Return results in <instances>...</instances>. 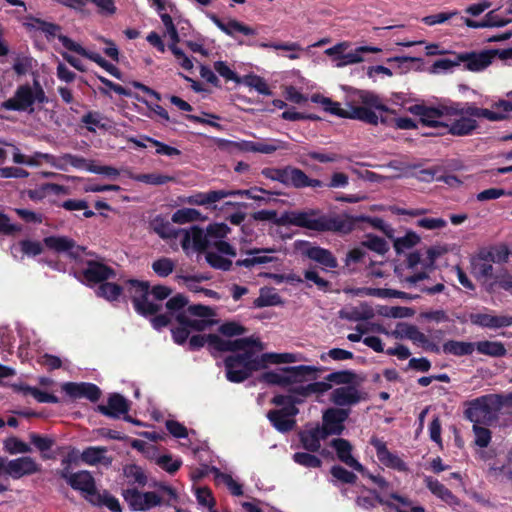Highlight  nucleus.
I'll list each match as a JSON object with an SVG mask.
<instances>
[{
  "label": "nucleus",
  "mask_w": 512,
  "mask_h": 512,
  "mask_svg": "<svg viewBox=\"0 0 512 512\" xmlns=\"http://www.w3.org/2000/svg\"><path fill=\"white\" fill-rule=\"evenodd\" d=\"M393 247L398 255L402 254L404 250L411 249L420 242V236L413 232H407L403 237L392 238Z\"/></svg>",
  "instance_id": "de8ad7c7"
},
{
  "label": "nucleus",
  "mask_w": 512,
  "mask_h": 512,
  "mask_svg": "<svg viewBox=\"0 0 512 512\" xmlns=\"http://www.w3.org/2000/svg\"><path fill=\"white\" fill-rule=\"evenodd\" d=\"M108 449L104 446H89L80 454L83 463L91 466L102 464L109 467L112 464V457L107 456Z\"/></svg>",
  "instance_id": "72a5a7b5"
},
{
  "label": "nucleus",
  "mask_w": 512,
  "mask_h": 512,
  "mask_svg": "<svg viewBox=\"0 0 512 512\" xmlns=\"http://www.w3.org/2000/svg\"><path fill=\"white\" fill-rule=\"evenodd\" d=\"M104 118L105 117L99 111H89L82 116L81 123L85 124L86 129L91 133L96 132L95 127L107 131L110 126L106 123H102Z\"/></svg>",
  "instance_id": "8fccbe9b"
},
{
  "label": "nucleus",
  "mask_w": 512,
  "mask_h": 512,
  "mask_svg": "<svg viewBox=\"0 0 512 512\" xmlns=\"http://www.w3.org/2000/svg\"><path fill=\"white\" fill-rule=\"evenodd\" d=\"M330 474L338 481L344 484H355L358 477L355 473L348 471L340 465H334L330 469Z\"/></svg>",
  "instance_id": "e2e57ef3"
},
{
  "label": "nucleus",
  "mask_w": 512,
  "mask_h": 512,
  "mask_svg": "<svg viewBox=\"0 0 512 512\" xmlns=\"http://www.w3.org/2000/svg\"><path fill=\"white\" fill-rule=\"evenodd\" d=\"M274 224L278 226L293 225L316 232H348L351 223L340 215L324 214L318 209L307 211L284 212L276 216Z\"/></svg>",
  "instance_id": "7ed1b4c3"
},
{
  "label": "nucleus",
  "mask_w": 512,
  "mask_h": 512,
  "mask_svg": "<svg viewBox=\"0 0 512 512\" xmlns=\"http://www.w3.org/2000/svg\"><path fill=\"white\" fill-rule=\"evenodd\" d=\"M297 361V357L293 353H263L259 356V360L249 363L250 369L259 371L265 369L268 364L293 363Z\"/></svg>",
  "instance_id": "473e14b6"
},
{
  "label": "nucleus",
  "mask_w": 512,
  "mask_h": 512,
  "mask_svg": "<svg viewBox=\"0 0 512 512\" xmlns=\"http://www.w3.org/2000/svg\"><path fill=\"white\" fill-rule=\"evenodd\" d=\"M331 447L336 451L337 458L353 470L365 475L367 469L352 456V445L344 438H336L330 442Z\"/></svg>",
  "instance_id": "b1692460"
},
{
  "label": "nucleus",
  "mask_w": 512,
  "mask_h": 512,
  "mask_svg": "<svg viewBox=\"0 0 512 512\" xmlns=\"http://www.w3.org/2000/svg\"><path fill=\"white\" fill-rule=\"evenodd\" d=\"M155 462L161 469L169 474L176 473L182 466V460L180 458L173 459L172 456L168 454L157 457Z\"/></svg>",
  "instance_id": "13d9d810"
},
{
  "label": "nucleus",
  "mask_w": 512,
  "mask_h": 512,
  "mask_svg": "<svg viewBox=\"0 0 512 512\" xmlns=\"http://www.w3.org/2000/svg\"><path fill=\"white\" fill-rule=\"evenodd\" d=\"M364 248L383 256L389 251L390 246L384 238L371 233L366 234L365 239L361 241L360 247L353 248L347 253V263L362 262L366 256Z\"/></svg>",
  "instance_id": "ddd939ff"
},
{
  "label": "nucleus",
  "mask_w": 512,
  "mask_h": 512,
  "mask_svg": "<svg viewBox=\"0 0 512 512\" xmlns=\"http://www.w3.org/2000/svg\"><path fill=\"white\" fill-rule=\"evenodd\" d=\"M29 439L30 442L42 453V458L44 460L54 458L53 455L46 454V451L50 450L55 444L54 439L37 433H31L29 435Z\"/></svg>",
  "instance_id": "3c124183"
},
{
  "label": "nucleus",
  "mask_w": 512,
  "mask_h": 512,
  "mask_svg": "<svg viewBox=\"0 0 512 512\" xmlns=\"http://www.w3.org/2000/svg\"><path fill=\"white\" fill-rule=\"evenodd\" d=\"M300 168L287 165L282 168H263L261 174L270 180L278 181L287 187H296Z\"/></svg>",
  "instance_id": "cd10ccee"
},
{
  "label": "nucleus",
  "mask_w": 512,
  "mask_h": 512,
  "mask_svg": "<svg viewBox=\"0 0 512 512\" xmlns=\"http://www.w3.org/2000/svg\"><path fill=\"white\" fill-rule=\"evenodd\" d=\"M503 397L498 394H487L466 403L464 416L473 424H491L503 406Z\"/></svg>",
  "instance_id": "423d86ee"
},
{
  "label": "nucleus",
  "mask_w": 512,
  "mask_h": 512,
  "mask_svg": "<svg viewBox=\"0 0 512 512\" xmlns=\"http://www.w3.org/2000/svg\"><path fill=\"white\" fill-rule=\"evenodd\" d=\"M270 290H261V294L253 302L255 308L278 306L283 304L281 297L276 293H269Z\"/></svg>",
  "instance_id": "4d7b16f0"
},
{
  "label": "nucleus",
  "mask_w": 512,
  "mask_h": 512,
  "mask_svg": "<svg viewBox=\"0 0 512 512\" xmlns=\"http://www.w3.org/2000/svg\"><path fill=\"white\" fill-rule=\"evenodd\" d=\"M201 219H202L201 212L194 208L179 209L172 216L173 222L178 223V224L194 222V221H198Z\"/></svg>",
  "instance_id": "5fc2aeb1"
},
{
  "label": "nucleus",
  "mask_w": 512,
  "mask_h": 512,
  "mask_svg": "<svg viewBox=\"0 0 512 512\" xmlns=\"http://www.w3.org/2000/svg\"><path fill=\"white\" fill-rule=\"evenodd\" d=\"M357 375L352 370H341L335 371L324 377V380L328 383H334L336 385L348 386L353 385L356 382Z\"/></svg>",
  "instance_id": "09e8293b"
},
{
  "label": "nucleus",
  "mask_w": 512,
  "mask_h": 512,
  "mask_svg": "<svg viewBox=\"0 0 512 512\" xmlns=\"http://www.w3.org/2000/svg\"><path fill=\"white\" fill-rule=\"evenodd\" d=\"M223 192L225 194L224 198L233 197V196H245L249 199H253L255 201H260V202H264V203H267L268 199L264 198L263 196L258 195L257 192H260L263 194H268V195L274 194L271 191H268L262 187H257V186L251 187L249 189L223 190Z\"/></svg>",
  "instance_id": "79ce46f5"
},
{
  "label": "nucleus",
  "mask_w": 512,
  "mask_h": 512,
  "mask_svg": "<svg viewBox=\"0 0 512 512\" xmlns=\"http://www.w3.org/2000/svg\"><path fill=\"white\" fill-rule=\"evenodd\" d=\"M381 49L375 46H358L354 50L350 52H344L341 56L340 61H338L335 66L337 68H341L351 64H357L364 61L363 54L365 53H379Z\"/></svg>",
  "instance_id": "c9c22d12"
},
{
  "label": "nucleus",
  "mask_w": 512,
  "mask_h": 512,
  "mask_svg": "<svg viewBox=\"0 0 512 512\" xmlns=\"http://www.w3.org/2000/svg\"><path fill=\"white\" fill-rule=\"evenodd\" d=\"M20 251L23 255L28 257H36L43 252V246L41 242L36 240L24 239L19 241Z\"/></svg>",
  "instance_id": "052dcab7"
},
{
  "label": "nucleus",
  "mask_w": 512,
  "mask_h": 512,
  "mask_svg": "<svg viewBox=\"0 0 512 512\" xmlns=\"http://www.w3.org/2000/svg\"><path fill=\"white\" fill-rule=\"evenodd\" d=\"M458 61L465 63L466 69L478 72L484 70L492 63L489 50L481 52H464L458 54Z\"/></svg>",
  "instance_id": "c756f323"
},
{
  "label": "nucleus",
  "mask_w": 512,
  "mask_h": 512,
  "mask_svg": "<svg viewBox=\"0 0 512 512\" xmlns=\"http://www.w3.org/2000/svg\"><path fill=\"white\" fill-rule=\"evenodd\" d=\"M95 496H97V503L99 505L106 506L112 512H122V508L118 499L111 495L108 491H104L102 494L97 492Z\"/></svg>",
  "instance_id": "338daca9"
},
{
  "label": "nucleus",
  "mask_w": 512,
  "mask_h": 512,
  "mask_svg": "<svg viewBox=\"0 0 512 512\" xmlns=\"http://www.w3.org/2000/svg\"><path fill=\"white\" fill-rule=\"evenodd\" d=\"M140 295H134L132 302L137 313L142 316L155 315L161 305L158 302L166 299L173 290H139Z\"/></svg>",
  "instance_id": "1a4fd4ad"
},
{
  "label": "nucleus",
  "mask_w": 512,
  "mask_h": 512,
  "mask_svg": "<svg viewBox=\"0 0 512 512\" xmlns=\"http://www.w3.org/2000/svg\"><path fill=\"white\" fill-rule=\"evenodd\" d=\"M239 45H246L251 47H260V48H273L275 50H285V51H301L302 47L297 42H285V43H269V42H259L257 40H248V41H238Z\"/></svg>",
  "instance_id": "37998d69"
},
{
  "label": "nucleus",
  "mask_w": 512,
  "mask_h": 512,
  "mask_svg": "<svg viewBox=\"0 0 512 512\" xmlns=\"http://www.w3.org/2000/svg\"><path fill=\"white\" fill-rule=\"evenodd\" d=\"M320 425L303 430L299 433V439L303 448L309 452H318L321 448V440L326 439Z\"/></svg>",
  "instance_id": "f704fd0d"
},
{
  "label": "nucleus",
  "mask_w": 512,
  "mask_h": 512,
  "mask_svg": "<svg viewBox=\"0 0 512 512\" xmlns=\"http://www.w3.org/2000/svg\"><path fill=\"white\" fill-rule=\"evenodd\" d=\"M230 230L229 226L225 223H213L209 224L205 231L213 249L230 257H236V249L230 243L223 240Z\"/></svg>",
  "instance_id": "dca6fc26"
},
{
  "label": "nucleus",
  "mask_w": 512,
  "mask_h": 512,
  "mask_svg": "<svg viewBox=\"0 0 512 512\" xmlns=\"http://www.w3.org/2000/svg\"><path fill=\"white\" fill-rule=\"evenodd\" d=\"M424 482L430 492L444 502L452 504L455 501V495L437 479H434L431 476H426L424 478Z\"/></svg>",
  "instance_id": "4c0bfd02"
},
{
  "label": "nucleus",
  "mask_w": 512,
  "mask_h": 512,
  "mask_svg": "<svg viewBox=\"0 0 512 512\" xmlns=\"http://www.w3.org/2000/svg\"><path fill=\"white\" fill-rule=\"evenodd\" d=\"M224 195L223 190L198 192L189 197L188 203L193 205H208L224 199Z\"/></svg>",
  "instance_id": "a18cd8bd"
},
{
  "label": "nucleus",
  "mask_w": 512,
  "mask_h": 512,
  "mask_svg": "<svg viewBox=\"0 0 512 512\" xmlns=\"http://www.w3.org/2000/svg\"><path fill=\"white\" fill-rule=\"evenodd\" d=\"M350 409L331 407L322 415L321 430L324 436L341 435L345 430V422L349 418Z\"/></svg>",
  "instance_id": "2eb2a0df"
},
{
  "label": "nucleus",
  "mask_w": 512,
  "mask_h": 512,
  "mask_svg": "<svg viewBox=\"0 0 512 512\" xmlns=\"http://www.w3.org/2000/svg\"><path fill=\"white\" fill-rule=\"evenodd\" d=\"M306 255L311 260L323 265L324 267L334 269L338 266L337 259L331 251L319 246H312L306 250Z\"/></svg>",
  "instance_id": "e433bc0d"
},
{
  "label": "nucleus",
  "mask_w": 512,
  "mask_h": 512,
  "mask_svg": "<svg viewBox=\"0 0 512 512\" xmlns=\"http://www.w3.org/2000/svg\"><path fill=\"white\" fill-rule=\"evenodd\" d=\"M474 349L475 345L473 343L456 340H448L442 346V350L445 354H450L454 356L471 355Z\"/></svg>",
  "instance_id": "a19ab883"
},
{
  "label": "nucleus",
  "mask_w": 512,
  "mask_h": 512,
  "mask_svg": "<svg viewBox=\"0 0 512 512\" xmlns=\"http://www.w3.org/2000/svg\"><path fill=\"white\" fill-rule=\"evenodd\" d=\"M215 71L223 77L226 81H234L237 84H241V77L233 71L226 62L216 61L214 62Z\"/></svg>",
  "instance_id": "69168bd1"
},
{
  "label": "nucleus",
  "mask_w": 512,
  "mask_h": 512,
  "mask_svg": "<svg viewBox=\"0 0 512 512\" xmlns=\"http://www.w3.org/2000/svg\"><path fill=\"white\" fill-rule=\"evenodd\" d=\"M70 480L71 481L68 485L72 489L85 493L89 496H95L97 494L95 479L91 472L87 470L75 472Z\"/></svg>",
  "instance_id": "2f4dec72"
},
{
  "label": "nucleus",
  "mask_w": 512,
  "mask_h": 512,
  "mask_svg": "<svg viewBox=\"0 0 512 512\" xmlns=\"http://www.w3.org/2000/svg\"><path fill=\"white\" fill-rule=\"evenodd\" d=\"M59 41L67 50L75 52L95 62L97 65H99L113 77L119 80L122 79V72L114 64L110 63L105 58H103L100 54L86 50L84 47H82L80 44L76 43L66 35H60Z\"/></svg>",
  "instance_id": "9b49d317"
},
{
  "label": "nucleus",
  "mask_w": 512,
  "mask_h": 512,
  "mask_svg": "<svg viewBox=\"0 0 512 512\" xmlns=\"http://www.w3.org/2000/svg\"><path fill=\"white\" fill-rule=\"evenodd\" d=\"M187 312L196 317H201L203 319H190L186 312H180L176 315V321L183 326L188 327V329H192L198 332L204 331L206 328H208L210 325L213 324V321L208 320L206 318H209L211 316L215 315V312L212 308L202 305V304H195L190 305L187 308Z\"/></svg>",
  "instance_id": "9d476101"
},
{
  "label": "nucleus",
  "mask_w": 512,
  "mask_h": 512,
  "mask_svg": "<svg viewBox=\"0 0 512 512\" xmlns=\"http://www.w3.org/2000/svg\"><path fill=\"white\" fill-rule=\"evenodd\" d=\"M299 409L290 405L288 408L273 409L268 411L267 418L271 425L281 433L292 431L296 426L295 417Z\"/></svg>",
  "instance_id": "a211bd4d"
},
{
  "label": "nucleus",
  "mask_w": 512,
  "mask_h": 512,
  "mask_svg": "<svg viewBox=\"0 0 512 512\" xmlns=\"http://www.w3.org/2000/svg\"><path fill=\"white\" fill-rule=\"evenodd\" d=\"M207 16L222 32L230 37L235 38L236 33H241L246 36H254L257 34L254 28L236 19H228L225 22L214 13H208Z\"/></svg>",
  "instance_id": "bb28decb"
},
{
  "label": "nucleus",
  "mask_w": 512,
  "mask_h": 512,
  "mask_svg": "<svg viewBox=\"0 0 512 512\" xmlns=\"http://www.w3.org/2000/svg\"><path fill=\"white\" fill-rule=\"evenodd\" d=\"M346 292L351 293L354 296H375L380 298L387 297H397V298H405V299H415L418 298V295H412L404 292L403 290H345Z\"/></svg>",
  "instance_id": "ea45409f"
},
{
  "label": "nucleus",
  "mask_w": 512,
  "mask_h": 512,
  "mask_svg": "<svg viewBox=\"0 0 512 512\" xmlns=\"http://www.w3.org/2000/svg\"><path fill=\"white\" fill-rule=\"evenodd\" d=\"M137 182L145 183L148 185L159 186L175 180L173 176L164 175L160 173H142L133 176Z\"/></svg>",
  "instance_id": "864d4df0"
},
{
  "label": "nucleus",
  "mask_w": 512,
  "mask_h": 512,
  "mask_svg": "<svg viewBox=\"0 0 512 512\" xmlns=\"http://www.w3.org/2000/svg\"><path fill=\"white\" fill-rule=\"evenodd\" d=\"M218 331L226 337L240 336L247 332V328L235 321H227L222 323Z\"/></svg>",
  "instance_id": "680f3d73"
},
{
  "label": "nucleus",
  "mask_w": 512,
  "mask_h": 512,
  "mask_svg": "<svg viewBox=\"0 0 512 512\" xmlns=\"http://www.w3.org/2000/svg\"><path fill=\"white\" fill-rule=\"evenodd\" d=\"M326 370L325 367H316L310 365H298L282 367L281 371L287 373L288 386L292 384L302 383L307 380H316L319 373Z\"/></svg>",
  "instance_id": "393cba45"
},
{
  "label": "nucleus",
  "mask_w": 512,
  "mask_h": 512,
  "mask_svg": "<svg viewBox=\"0 0 512 512\" xmlns=\"http://www.w3.org/2000/svg\"><path fill=\"white\" fill-rule=\"evenodd\" d=\"M82 274L88 283H100L99 288H122L119 284L106 282L116 275L114 269L106 264L90 260L87 262V266L83 269Z\"/></svg>",
  "instance_id": "4468645a"
},
{
  "label": "nucleus",
  "mask_w": 512,
  "mask_h": 512,
  "mask_svg": "<svg viewBox=\"0 0 512 512\" xmlns=\"http://www.w3.org/2000/svg\"><path fill=\"white\" fill-rule=\"evenodd\" d=\"M471 274L483 284H488L490 288L498 286V288H512V277L502 266L493 265V257L486 248L480 249L479 252L470 259Z\"/></svg>",
  "instance_id": "20e7f679"
},
{
  "label": "nucleus",
  "mask_w": 512,
  "mask_h": 512,
  "mask_svg": "<svg viewBox=\"0 0 512 512\" xmlns=\"http://www.w3.org/2000/svg\"><path fill=\"white\" fill-rule=\"evenodd\" d=\"M48 98L41 84L35 80L33 85L29 83L19 85L14 95L3 101L0 108L9 111L27 112L32 114L35 112V104H45Z\"/></svg>",
  "instance_id": "39448f33"
},
{
  "label": "nucleus",
  "mask_w": 512,
  "mask_h": 512,
  "mask_svg": "<svg viewBox=\"0 0 512 512\" xmlns=\"http://www.w3.org/2000/svg\"><path fill=\"white\" fill-rule=\"evenodd\" d=\"M355 96L363 106H350L349 119H356L370 125H377L379 117L372 108L381 112H391V110L381 102L380 97L371 91L356 90Z\"/></svg>",
  "instance_id": "6e6552de"
},
{
  "label": "nucleus",
  "mask_w": 512,
  "mask_h": 512,
  "mask_svg": "<svg viewBox=\"0 0 512 512\" xmlns=\"http://www.w3.org/2000/svg\"><path fill=\"white\" fill-rule=\"evenodd\" d=\"M470 321L478 326L498 329L512 325V316L509 315H490L486 313H475L470 315Z\"/></svg>",
  "instance_id": "7c9ffc66"
},
{
  "label": "nucleus",
  "mask_w": 512,
  "mask_h": 512,
  "mask_svg": "<svg viewBox=\"0 0 512 512\" xmlns=\"http://www.w3.org/2000/svg\"><path fill=\"white\" fill-rule=\"evenodd\" d=\"M476 349L480 354L492 357H502L506 354V349L500 342L480 341L476 344Z\"/></svg>",
  "instance_id": "603ef678"
},
{
  "label": "nucleus",
  "mask_w": 512,
  "mask_h": 512,
  "mask_svg": "<svg viewBox=\"0 0 512 512\" xmlns=\"http://www.w3.org/2000/svg\"><path fill=\"white\" fill-rule=\"evenodd\" d=\"M45 246L57 253L68 252L69 256L76 259L80 257L85 248L67 236H48L43 239Z\"/></svg>",
  "instance_id": "a878e982"
},
{
  "label": "nucleus",
  "mask_w": 512,
  "mask_h": 512,
  "mask_svg": "<svg viewBox=\"0 0 512 512\" xmlns=\"http://www.w3.org/2000/svg\"><path fill=\"white\" fill-rule=\"evenodd\" d=\"M273 250L269 249H253L247 251V257L244 259H238L235 263L225 256L226 254H222L217 250L213 251L212 249L208 250L205 253L206 262L210 267L222 270V271H230L234 270L235 267H245L247 269H252L256 265L266 264L274 261L276 258L266 255H260L264 252H272Z\"/></svg>",
  "instance_id": "0eeeda50"
},
{
  "label": "nucleus",
  "mask_w": 512,
  "mask_h": 512,
  "mask_svg": "<svg viewBox=\"0 0 512 512\" xmlns=\"http://www.w3.org/2000/svg\"><path fill=\"white\" fill-rule=\"evenodd\" d=\"M259 381L267 383L269 385L287 387L289 380L287 379V373L281 371L280 368L279 371H267L262 373L259 378Z\"/></svg>",
  "instance_id": "6e6d98bb"
},
{
  "label": "nucleus",
  "mask_w": 512,
  "mask_h": 512,
  "mask_svg": "<svg viewBox=\"0 0 512 512\" xmlns=\"http://www.w3.org/2000/svg\"><path fill=\"white\" fill-rule=\"evenodd\" d=\"M364 399L365 397H363L362 393L355 385L335 388L332 390L329 397V400L334 405L338 406L337 408L354 406Z\"/></svg>",
  "instance_id": "412c9836"
},
{
  "label": "nucleus",
  "mask_w": 512,
  "mask_h": 512,
  "mask_svg": "<svg viewBox=\"0 0 512 512\" xmlns=\"http://www.w3.org/2000/svg\"><path fill=\"white\" fill-rule=\"evenodd\" d=\"M15 391L21 392L23 395H31L34 397L39 403H59L60 400L54 394L45 392L40 390L37 387H32L26 384H21L14 387Z\"/></svg>",
  "instance_id": "58836bf2"
},
{
  "label": "nucleus",
  "mask_w": 512,
  "mask_h": 512,
  "mask_svg": "<svg viewBox=\"0 0 512 512\" xmlns=\"http://www.w3.org/2000/svg\"><path fill=\"white\" fill-rule=\"evenodd\" d=\"M446 249L441 246H432L426 251V258L423 259V270L420 272H414L411 275L403 277L402 270L403 268L399 266H395L394 272L399 277L402 283L416 284L419 281H422L428 278V273L435 268L436 260L446 253Z\"/></svg>",
  "instance_id": "f8f14e48"
},
{
  "label": "nucleus",
  "mask_w": 512,
  "mask_h": 512,
  "mask_svg": "<svg viewBox=\"0 0 512 512\" xmlns=\"http://www.w3.org/2000/svg\"><path fill=\"white\" fill-rule=\"evenodd\" d=\"M144 140L149 142L151 145H153L154 147H156V151L155 153L158 154V155H165V156H169V157H174V156H180L181 155V151L175 147H172V146H169L159 140H156L154 138H151L149 136H145L144 137Z\"/></svg>",
  "instance_id": "0e129e2a"
},
{
  "label": "nucleus",
  "mask_w": 512,
  "mask_h": 512,
  "mask_svg": "<svg viewBox=\"0 0 512 512\" xmlns=\"http://www.w3.org/2000/svg\"><path fill=\"white\" fill-rule=\"evenodd\" d=\"M264 349L262 342L258 338L246 337L232 340V352L224 359L225 376L231 383H242L249 379L253 372L249 363L259 360L257 352Z\"/></svg>",
  "instance_id": "f03ea898"
},
{
  "label": "nucleus",
  "mask_w": 512,
  "mask_h": 512,
  "mask_svg": "<svg viewBox=\"0 0 512 512\" xmlns=\"http://www.w3.org/2000/svg\"><path fill=\"white\" fill-rule=\"evenodd\" d=\"M4 447L10 454L31 452V447L16 437L8 438L4 443Z\"/></svg>",
  "instance_id": "774afa93"
},
{
  "label": "nucleus",
  "mask_w": 512,
  "mask_h": 512,
  "mask_svg": "<svg viewBox=\"0 0 512 512\" xmlns=\"http://www.w3.org/2000/svg\"><path fill=\"white\" fill-rule=\"evenodd\" d=\"M97 410L106 417L119 419L122 414L129 412L130 404L121 394L112 393L108 397L107 405H98Z\"/></svg>",
  "instance_id": "c85d7f7f"
},
{
  "label": "nucleus",
  "mask_w": 512,
  "mask_h": 512,
  "mask_svg": "<svg viewBox=\"0 0 512 512\" xmlns=\"http://www.w3.org/2000/svg\"><path fill=\"white\" fill-rule=\"evenodd\" d=\"M241 83L255 89L259 94L270 96L272 91L266 83L265 79L259 75L250 73L241 77Z\"/></svg>",
  "instance_id": "49530a36"
},
{
  "label": "nucleus",
  "mask_w": 512,
  "mask_h": 512,
  "mask_svg": "<svg viewBox=\"0 0 512 512\" xmlns=\"http://www.w3.org/2000/svg\"><path fill=\"white\" fill-rule=\"evenodd\" d=\"M408 111L419 117L423 126L436 128L437 135L470 136L478 128V118L500 121L506 118L501 112L476 107L471 103L439 101L436 105L414 104Z\"/></svg>",
  "instance_id": "f257e3e1"
},
{
  "label": "nucleus",
  "mask_w": 512,
  "mask_h": 512,
  "mask_svg": "<svg viewBox=\"0 0 512 512\" xmlns=\"http://www.w3.org/2000/svg\"><path fill=\"white\" fill-rule=\"evenodd\" d=\"M229 145L241 152H253L262 154H273L277 150L288 149L286 142L277 139H270L268 141L254 142L249 140L230 141Z\"/></svg>",
  "instance_id": "f3484780"
},
{
  "label": "nucleus",
  "mask_w": 512,
  "mask_h": 512,
  "mask_svg": "<svg viewBox=\"0 0 512 512\" xmlns=\"http://www.w3.org/2000/svg\"><path fill=\"white\" fill-rule=\"evenodd\" d=\"M370 444L375 448L377 458L384 466L399 472L408 471L407 464L398 455L390 452L383 440L372 437Z\"/></svg>",
  "instance_id": "aec40b11"
},
{
  "label": "nucleus",
  "mask_w": 512,
  "mask_h": 512,
  "mask_svg": "<svg viewBox=\"0 0 512 512\" xmlns=\"http://www.w3.org/2000/svg\"><path fill=\"white\" fill-rule=\"evenodd\" d=\"M123 475L127 478L130 485H139L144 487L147 484L148 478L145 471L136 464H129L124 466Z\"/></svg>",
  "instance_id": "c03bdc74"
},
{
  "label": "nucleus",
  "mask_w": 512,
  "mask_h": 512,
  "mask_svg": "<svg viewBox=\"0 0 512 512\" xmlns=\"http://www.w3.org/2000/svg\"><path fill=\"white\" fill-rule=\"evenodd\" d=\"M295 463L307 467V468H319L322 465V461L317 456L307 452H297L293 455Z\"/></svg>",
  "instance_id": "bf43d9fd"
},
{
  "label": "nucleus",
  "mask_w": 512,
  "mask_h": 512,
  "mask_svg": "<svg viewBox=\"0 0 512 512\" xmlns=\"http://www.w3.org/2000/svg\"><path fill=\"white\" fill-rule=\"evenodd\" d=\"M61 389L71 399L86 398L91 402H97L101 397V390L94 383L65 382L62 384Z\"/></svg>",
  "instance_id": "6ab92c4d"
},
{
  "label": "nucleus",
  "mask_w": 512,
  "mask_h": 512,
  "mask_svg": "<svg viewBox=\"0 0 512 512\" xmlns=\"http://www.w3.org/2000/svg\"><path fill=\"white\" fill-rule=\"evenodd\" d=\"M41 465L29 456L9 460L6 465V474L13 479H20L40 472Z\"/></svg>",
  "instance_id": "4be33fe9"
},
{
  "label": "nucleus",
  "mask_w": 512,
  "mask_h": 512,
  "mask_svg": "<svg viewBox=\"0 0 512 512\" xmlns=\"http://www.w3.org/2000/svg\"><path fill=\"white\" fill-rule=\"evenodd\" d=\"M181 245L184 250L193 248L194 251L199 253H206L208 250L213 249L205 230L198 226L191 227L186 231L181 240Z\"/></svg>",
  "instance_id": "5701e85b"
}]
</instances>
